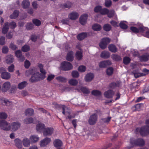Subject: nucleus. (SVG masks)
<instances>
[{"mask_svg": "<svg viewBox=\"0 0 149 149\" xmlns=\"http://www.w3.org/2000/svg\"><path fill=\"white\" fill-rule=\"evenodd\" d=\"M5 40L4 37L1 36L0 38V45H3L5 44Z\"/></svg>", "mask_w": 149, "mask_h": 149, "instance_id": "obj_62", "label": "nucleus"}, {"mask_svg": "<svg viewBox=\"0 0 149 149\" xmlns=\"http://www.w3.org/2000/svg\"><path fill=\"white\" fill-rule=\"evenodd\" d=\"M54 129L52 127H47L44 129L43 135L45 136L51 135L53 133Z\"/></svg>", "mask_w": 149, "mask_h": 149, "instance_id": "obj_10", "label": "nucleus"}, {"mask_svg": "<svg viewBox=\"0 0 149 149\" xmlns=\"http://www.w3.org/2000/svg\"><path fill=\"white\" fill-rule=\"evenodd\" d=\"M76 57L79 60L82 59L83 57L81 51L77 52L75 54Z\"/></svg>", "mask_w": 149, "mask_h": 149, "instance_id": "obj_38", "label": "nucleus"}, {"mask_svg": "<svg viewBox=\"0 0 149 149\" xmlns=\"http://www.w3.org/2000/svg\"><path fill=\"white\" fill-rule=\"evenodd\" d=\"M147 28L141 26L139 28H136L135 27H132L130 28V29L133 32L135 33H138L139 32H143Z\"/></svg>", "mask_w": 149, "mask_h": 149, "instance_id": "obj_15", "label": "nucleus"}, {"mask_svg": "<svg viewBox=\"0 0 149 149\" xmlns=\"http://www.w3.org/2000/svg\"><path fill=\"white\" fill-rule=\"evenodd\" d=\"M62 109L63 110L62 113L65 116H67L68 118L69 119L75 117V115H72L70 114V111L68 109L67 107L63 106L62 107Z\"/></svg>", "mask_w": 149, "mask_h": 149, "instance_id": "obj_4", "label": "nucleus"}, {"mask_svg": "<svg viewBox=\"0 0 149 149\" xmlns=\"http://www.w3.org/2000/svg\"><path fill=\"white\" fill-rule=\"evenodd\" d=\"M73 55V52L70 51L68 52L66 57L67 60L70 61H73L74 59Z\"/></svg>", "mask_w": 149, "mask_h": 149, "instance_id": "obj_22", "label": "nucleus"}, {"mask_svg": "<svg viewBox=\"0 0 149 149\" xmlns=\"http://www.w3.org/2000/svg\"><path fill=\"white\" fill-rule=\"evenodd\" d=\"M113 68L110 67L108 68L107 70V74L108 76L111 75L113 73Z\"/></svg>", "mask_w": 149, "mask_h": 149, "instance_id": "obj_43", "label": "nucleus"}, {"mask_svg": "<svg viewBox=\"0 0 149 149\" xmlns=\"http://www.w3.org/2000/svg\"><path fill=\"white\" fill-rule=\"evenodd\" d=\"M45 127L44 124L41 123H38L36 126V129L37 131L40 132L43 130Z\"/></svg>", "mask_w": 149, "mask_h": 149, "instance_id": "obj_31", "label": "nucleus"}, {"mask_svg": "<svg viewBox=\"0 0 149 149\" xmlns=\"http://www.w3.org/2000/svg\"><path fill=\"white\" fill-rule=\"evenodd\" d=\"M20 124L18 122H13L10 125V130L11 129L13 131H16L20 127Z\"/></svg>", "mask_w": 149, "mask_h": 149, "instance_id": "obj_12", "label": "nucleus"}, {"mask_svg": "<svg viewBox=\"0 0 149 149\" xmlns=\"http://www.w3.org/2000/svg\"><path fill=\"white\" fill-rule=\"evenodd\" d=\"M114 94V92L111 90H109L105 92L104 93V96L107 98H111L112 97Z\"/></svg>", "mask_w": 149, "mask_h": 149, "instance_id": "obj_18", "label": "nucleus"}, {"mask_svg": "<svg viewBox=\"0 0 149 149\" xmlns=\"http://www.w3.org/2000/svg\"><path fill=\"white\" fill-rule=\"evenodd\" d=\"M28 84L26 81H23L18 84V87L20 89H22L25 87Z\"/></svg>", "mask_w": 149, "mask_h": 149, "instance_id": "obj_34", "label": "nucleus"}, {"mask_svg": "<svg viewBox=\"0 0 149 149\" xmlns=\"http://www.w3.org/2000/svg\"><path fill=\"white\" fill-rule=\"evenodd\" d=\"M14 145L17 148L21 149L22 147V140L18 138L15 139L14 140Z\"/></svg>", "mask_w": 149, "mask_h": 149, "instance_id": "obj_11", "label": "nucleus"}, {"mask_svg": "<svg viewBox=\"0 0 149 149\" xmlns=\"http://www.w3.org/2000/svg\"><path fill=\"white\" fill-rule=\"evenodd\" d=\"M16 56L18 58L22 55V52L20 50H17L15 52Z\"/></svg>", "mask_w": 149, "mask_h": 149, "instance_id": "obj_63", "label": "nucleus"}, {"mask_svg": "<svg viewBox=\"0 0 149 149\" xmlns=\"http://www.w3.org/2000/svg\"><path fill=\"white\" fill-rule=\"evenodd\" d=\"M6 62L7 63H10L13 61V55H8L6 57Z\"/></svg>", "mask_w": 149, "mask_h": 149, "instance_id": "obj_32", "label": "nucleus"}, {"mask_svg": "<svg viewBox=\"0 0 149 149\" xmlns=\"http://www.w3.org/2000/svg\"><path fill=\"white\" fill-rule=\"evenodd\" d=\"M56 79L59 81L61 82H65L66 81V79L65 78L61 76H59L56 77Z\"/></svg>", "mask_w": 149, "mask_h": 149, "instance_id": "obj_49", "label": "nucleus"}, {"mask_svg": "<svg viewBox=\"0 0 149 149\" xmlns=\"http://www.w3.org/2000/svg\"><path fill=\"white\" fill-rule=\"evenodd\" d=\"M94 78V75L93 74L89 73L87 74L85 77V80L86 82H90Z\"/></svg>", "mask_w": 149, "mask_h": 149, "instance_id": "obj_20", "label": "nucleus"}, {"mask_svg": "<svg viewBox=\"0 0 149 149\" xmlns=\"http://www.w3.org/2000/svg\"><path fill=\"white\" fill-rule=\"evenodd\" d=\"M9 27L12 29L15 28L16 26V24L14 22H11L10 23H9Z\"/></svg>", "mask_w": 149, "mask_h": 149, "instance_id": "obj_59", "label": "nucleus"}, {"mask_svg": "<svg viewBox=\"0 0 149 149\" xmlns=\"http://www.w3.org/2000/svg\"><path fill=\"white\" fill-rule=\"evenodd\" d=\"M105 6L107 7H110L111 5V2L110 0H106L105 2Z\"/></svg>", "mask_w": 149, "mask_h": 149, "instance_id": "obj_57", "label": "nucleus"}, {"mask_svg": "<svg viewBox=\"0 0 149 149\" xmlns=\"http://www.w3.org/2000/svg\"><path fill=\"white\" fill-rule=\"evenodd\" d=\"M72 75L74 78H77L79 77V74L77 71H73L72 72Z\"/></svg>", "mask_w": 149, "mask_h": 149, "instance_id": "obj_51", "label": "nucleus"}, {"mask_svg": "<svg viewBox=\"0 0 149 149\" xmlns=\"http://www.w3.org/2000/svg\"><path fill=\"white\" fill-rule=\"evenodd\" d=\"M22 143L25 147H28L30 145V141L29 140L28 138H25L23 139Z\"/></svg>", "mask_w": 149, "mask_h": 149, "instance_id": "obj_24", "label": "nucleus"}, {"mask_svg": "<svg viewBox=\"0 0 149 149\" xmlns=\"http://www.w3.org/2000/svg\"><path fill=\"white\" fill-rule=\"evenodd\" d=\"M104 30L107 31H110L111 28V26L109 24H105L103 26Z\"/></svg>", "mask_w": 149, "mask_h": 149, "instance_id": "obj_41", "label": "nucleus"}, {"mask_svg": "<svg viewBox=\"0 0 149 149\" xmlns=\"http://www.w3.org/2000/svg\"><path fill=\"white\" fill-rule=\"evenodd\" d=\"M33 23L36 26H39L41 24V22L38 19H34L32 20Z\"/></svg>", "mask_w": 149, "mask_h": 149, "instance_id": "obj_42", "label": "nucleus"}, {"mask_svg": "<svg viewBox=\"0 0 149 149\" xmlns=\"http://www.w3.org/2000/svg\"><path fill=\"white\" fill-rule=\"evenodd\" d=\"M25 113L26 116H31L34 115L33 110L31 108L27 109L25 112Z\"/></svg>", "mask_w": 149, "mask_h": 149, "instance_id": "obj_23", "label": "nucleus"}, {"mask_svg": "<svg viewBox=\"0 0 149 149\" xmlns=\"http://www.w3.org/2000/svg\"><path fill=\"white\" fill-rule=\"evenodd\" d=\"M33 121V119L31 117L27 118L24 120L25 123L27 124L32 123Z\"/></svg>", "mask_w": 149, "mask_h": 149, "instance_id": "obj_44", "label": "nucleus"}, {"mask_svg": "<svg viewBox=\"0 0 149 149\" xmlns=\"http://www.w3.org/2000/svg\"><path fill=\"white\" fill-rule=\"evenodd\" d=\"M0 127L1 129L6 131L10 130V124L5 120H0Z\"/></svg>", "mask_w": 149, "mask_h": 149, "instance_id": "obj_5", "label": "nucleus"}, {"mask_svg": "<svg viewBox=\"0 0 149 149\" xmlns=\"http://www.w3.org/2000/svg\"><path fill=\"white\" fill-rule=\"evenodd\" d=\"M120 26L123 29H126L127 27V26L124 23V21H121L119 24Z\"/></svg>", "mask_w": 149, "mask_h": 149, "instance_id": "obj_53", "label": "nucleus"}, {"mask_svg": "<svg viewBox=\"0 0 149 149\" xmlns=\"http://www.w3.org/2000/svg\"><path fill=\"white\" fill-rule=\"evenodd\" d=\"M38 67L40 68V70L41 74L37 72L33 74L30 79V81L31 82H33L43 79L46 77V72L43 69V65L42 64H39Z\"/></svg>", "mask_w": 149, "mask_h": 149, "instance_id": "obj_1", "label": "nucleus"}, {"mask_svg": "<svg viewBox=\"0 0 149 149\" xmlns=\"http://www.w3.org/2000/svg\"><path fill=\"white\" fill-rule=\"evenodd\" d=\"M30 3L28 0H24L22 2V5L23 8H26L29 5Z\"/></svg>", "mask_w": 149, "mask_h": 149, "instance_id": "obj_39", "label": "nucleus"}, {"mask_svg": "<svg viewBox=\"0 0 149 149\" xmlns=\"http://www.w3.org/2000/svg\"><path fill=\"white\" fill-rule=\"evenodd\" d=\"M146 126H144L141 128H137L135 131L136 133L139 132L142 136H145L149 133V120L146 121Z\"/></svg>", "mask_w": 149, "mask_h": 149, "instance_id": "obj_2", "label": "nucleus"}, {"mask_svg": "<svg viewBox=\"0 0 149 149\" xmlns=\"http://www.w3.org/2000/svg\"><path fill=\"white\" fill-rule=\"evenodd\" d=\"M8 116L7 114L4 112L0 113V119H6Z\"/></svg>", "mask_w": 149, "mask_h": 149, "instance_id": "obj_45", "label": "nucleus"}, {"mask_svg": "<svg viewBox=\"0 0 149 149\" xmlns=\"http://www.w3.org/2000/svg\"><path fill=\"white\" fill-rule=\"evenodd\" d=\"M110 39L107 38L102 39L99 43L100 48L102 49H104L107 47V45L110 42Z\"/></svg>", "mask_w": 149, "mask_h": 149, "instance_id": "obj_3", "label": "nucleus"}, {"mask_svg": "<svg viewBox=\"0 0 149 149\" xmlns=\"http://www.w3.org/2000/svg\"><path fill=\"white\" fill-rule=\"evenodd\" d=\"M61 64V68L63 70H69L72 68V65L71 63L67 61H64Z\"/></svg>", "mask_w": 149, "mask_h": 149, "instance_id": "obj_6", "label": "nucleus"}, {"mask_svg": "<svg viewBox=\"0 0 149 149\" xmlns=\"http://www.w3.org/2000/svg\"><path fill=\"white\" fill-rule=\"evenodd\" d=\"M100 56L102 58L107 59L110 56V54L108 51H104L101 53Z\"/></svg>", "mask_w": 149, "mask_h": 149, "instance_id": "obj_17", "label": "nucleus"}, {"mask_svg": "<svg viewBox=\"0 0 149 149\" xmlns=\"http://www.w3.org/2000/svg\"><path fill=\"white\" fill-rule=\"evenodd\" d=\"M130 61V58L127 57H125L123 58V63L125 64L129 63Z\"/></svg>", "mask_w": 149, "mask_h": 149, "instance_id": "obj_52", "label": "nucleus"}, {"mask_svg": "<svg viewBox=\"0 0 149 149\" xmlns=\"http://www.w3.org/2000/svg\"><path fill=\"white\" fill-rule=\"evenodd\" d=\"M53 145L56 148H59L63 145L62 141L59 139H55L53 141Z\"/></svg>", "mask_w": 149, "mask_h": 149, "instance_id": "obj_19", "label": "nucleus"}, {"mask_svg": "<svg viewBox=\"0 0 149 149\" xmlns=\"http://www.w3.org/2000/svg\"><path fill=\"white\" fill-rule=\"evenodd\" d=\"M108 48L109 50L112 52L115 53L117 51V49L116 46L113 44L110 45L109 46Z\"/></svg>", "mask_w": 149, "mask_h": 149, "instance_id": "obj_30", "label": "nucleus"}, {"mask_svg": "<svg viewBox=\"0 0 149 149\" xmlns=\"http://www.w3.org/2000/svg\"><path fill=\"white\" fill-rule=\"evenodd\" d=\"M14 66L13 64L8 67V70L10 72H13L14 71Z\"/></svg>", "mask_w": 149, "mask_h": 149, "instance_id": "obj_64", "label": "nucleus"}, {"mask_svg": "<svg viewBox=\"0 0 149 149\" xmlns=\"http://www.w3.org/2000/svg\"><path fill=\"white\" fill-rule=\"evenodd\" d=\"M11 84L9 82L7 81L4 83L1 88V90L3 92H5L8 90L10 88Z\"/></svg>", "mask_w": 149, "mask_h": 149, "instance_id": "obj_13", "label": "nucleus"}, {"mask_svg": "<svg viewBox=\"0 0 149 149\" xmlns=\"http://www.w3.org/2000/svg\"><path fill=\"white\" fill-rule=\"evenodd\" d=\"M97 116L95 113H93L91 115L89 118L88 122L91 125H94L97 121Z\"/></svg>", "mask_w": 149, "mask_h": 149, "instance_id": "obj_8", "label": "nucleus"}, {"mask_svg": "<svg viewBox=\"0 0 149 149\" xmlns=\"http://www.w3.org/2000/svg\"><path fill=\"white\" fill-rule=\"evenodd\" d=\"M107 14L108 17L110 18L111 17L114 16V11L113 10H111L110 11H109V12Z\"/></svg>", "mask_w": 149, "mask_h": 149, "instance_id": "obj_60", "label": "nucleus"}, {"mask_svg": "<svg viewBox=\"0 0 149 149\" xmlns=\"http://www.w3.org/2000/svg\"><path fill=\"white\" fill-rule=\"evenodd\" d=\"M130 142L132 145H135L139 146H142L144 144V141L141 139H139L136 140H134L133 139H131Z\"/></svg>", "mask_w": 149, "mask_h": 149, "instance_id": "obj_9", "label": "nucleus"}, {"mask_svg": "<svg viewBox=\"0 0 149 149\" xmlns=\"http://www.w3.org/2000/svg\"><path fill=\"white\" fill-rule=\"evenodd\" d=\"M148 55H144L141 56L140 60L142 61H148Z\"/></svg>", "mask_w": 149, "mask_h": 149, "instance_id": "obj_58", "label": "nucleus"}, {"mask_svg": "<svg viewBox=\"0 0 149 149\" xmlns=\"http://www.w3.org/2000/svg\"><path fill=\"white\" fill-rule=\"evenodd\" d=\"M86 68L85 66L83 65H81L79 67L78 70L81 72H85L86 70Z\"/></svg>", "mask_w": 149, "mask_h": 149, "instance_id": "obj_55", "label": "nucleus"}, {"mask_svg": "<svg viewBox=\"0 0 149 149\" xmlns=\"http://www.w3.org/2000/svg\"><path fill=\"white\" fill-rule=\"evenodd\" d=\"M26 27L27 30H31L34 28V25L31 23H28L26 24Z\"/></svg>", "mask_w": 149, "mask_h": 149, "instance_id": "obj_40", "label": "nucleus"}, {"mask_svg": "<svg viewBox=\"0 0 149 149\" xmlns=\"http://www.w3.org/2000/svg\"><path fill=\"white\" fill-rule=\"evenodd\" d=\"M121 84V82L117 81L116 82H113L111 83L109 85V87L113 89L116 87H119Z\"/></svg>", "mask_w": 149, "mask_h": 149, "instance_id": "obj_27", "label": "nucleus"}, {"mask_svg": "<svg viewBox=\"0 0 149 149\" xmlns=\"http://www.w3.org/2000/svg\"><path fill=\"white\" fill-rule=\"evenodd\" d=\"M132 73L134 75L135 77L136 78L141 76H144L147 74L146 73L138 72L136 70L133 71L132 72Z\"/></svg>", "mask_w": 149, "mask_h": 149, "instance_id": "obj_26", "label": "nucleus"}, {"mask_svg": "<svg viewBox=\"0 0 149 149\" xmlns=\"http://www.w3.org/2000/svg\"><path fill=\"white\" fill-rule=\"evenodd\" d=\"M87 34L86 33H81L77 36V38L79 40H83L87 37Z\"/></svg>", "mask_w": 149, "mask_h": 149, "instance_id": "obj_29", "label": "nucleus"}, {"mask_svg": "<svg viewBox=\"0 0 149 149\" xmlns=\"http://www.w3.org/2000/svg\"><path fill=\"white\" fill-rule=\"evenodd\" d=\"M51 141V139L46 137L42 140L40 143V145L41 147H44L48 144Z\"/></svg>", "mask_w": 149, "mask_h": 149, "instance_id": "obj_14", "label": "nucleus"}, {"mask_svg": "<svg viewBox=\"0 0 149 149\" xmlns=\"http://www.w3.org/2000/svg\"><path fill=\"white\" fill-rule=\"evenodd\" d=\"M81 90L84 93L88 94L90 93V91L88 89L85 87H81Z\"/></svg>", "mask_w": 149, "mask_h": 149, "instance_id": "obj_47", "label": "nucleus"}, {"mask_svg": "<svg viewBox=\"0 0 149 149\" xmlns=\"http://www.w3.org/2000/svg\"><path fill=\"white\" fill-rule=\"evenodd\" d=\"M30 49V47L27 45H25L23 46L22 48V50L24 52H26L28 51Z\"/></svg>", "mask_w": 149, "mask_h": 149, "instance_id": "obj_46", "label": "nucleus"}, {"mask_svg": "<svg viewBox=\"0 0 149 149\" xmlns=\"http://www.w3.org/2000/svg\"><path fill=\"white\" fill-rule=\"evenodd\" d=\"M99 66L100 68H105L107 67L105 61H101L99 63Z\"/></svg>", "mask_w": 149, "mask_h": 149, "instance_id": "obj_56", "label": "nucleus"}, {"mask_svg": "<svg viewBox=\"0 0 149 149\" xmlns=\"http://www.w3.org/2000/svg\"><path fill=\"white\" fill-rule=\"evenodd\" d=\"M92 28L95 31H98L101 30V27L100 25L97 24H95L92 26Z\"/></svg>", "mask_w": 149, "mask_h": 149, "instance_id": "obj_35", "label": "nucleus"}, {"mask_svg": "<svg viewBox=\"0 0 149 149\" xmlns=\"http://www.w3.org/2000/svg\"><path fill=\"white\" fill-rule=\"evenodd\" d=\"M61 22L63 24H68L69 23V20L68 18H64L62 19L61 21Z\"/></svg>", "mask_w": 149, "mask_h": 149, "instance_id": "obj_50", "label": "nucleus"}, {"mask_svg": "<svg viewBox=\"0 0 149 149\" xmlns=\"http://www.w3.org/2000/svg\"><path fill=\"white\" fill-rule=\"evenodd\" d=\"M111 56L112 59L115 61H118L121 59L120 56L116 54H112Z\"/></svg>", "mask_w": 149, "mask_h": 149, "instance_id": "obj_37", "label": "nucleus"}, {"mask_svg": "<svg viewBox=\"0 0 149 149\" xmlns=\"http://www.w3.org/2000/svg\"><path fill=\"white\" fill-rule=\"evenodd\" d=\"M78 14L75 12H73L70 13L69 15L70 18L72 20L76 19L78 17Z\"/></svg>", "mask_w": 149, "mask_h": 149, "instance_id": "obj_21", "label": "nucleus"}, {"mask_svg": "<svg viewBox=\"0 0 149 149\" xmlns=\"http://www.w3.org/2000/svg\"><path fill=\"white\" fill-rule=\"evenodd\" d=\"M5 71V69L1 68H0V72L1 73V77L3 79L8 80L10 79L11 77L10 74L7 72H2Z\"/></svg>", "mask_w": 149, "mask_h": 149, "instance_id": "obj_7", "label": "nucleus"}, {"mask_svg": "<svg viewBox=\"0 0 149 149\" xmlns=\"http://www.w3.org/2000/svg\"><path fill=\"white\" fill-rule=\"evenodd\" d=\"M38 109L40 111L42 112L43 113H45L47 115H50V114L46 110H45L43 108H38Z\"/></svg>", "mask_w": 149, "mask_h": 149, "instance_id": "obj_61", "label": "nucleus"}, {"mask_svg": "<svg viewBox=\"0 0 149 149\" xmlns=\"http://www.w3.org/2000/svg\"><path fill=\"white\" fill-rule=\"evenodd\" d=\"M9 28V23L7 22L5 23L2 30L3 33V34H6L8 31Z\"/></svg>", "mask_w": 149, "mask_h": 149, "instance_id": "obj_25", "label": "nucleus"}, {"mask_svg": "<svg viewBox=\"0 0 149 149\" xmlns=\"http://www.w3.org/2000/svg\"><path fill=\"white\" fill-rule=\"evenodd\" d=\"M68 83L71 86H76L78 83V81L76 79H71L69 81Z\"/></svg>", "mask_w": 149, "mask_h": 149, "instance_id": "obj_36", "label": "nucleus"}, {"mask_svg": "<svg viewBox=\"0 0 149 149\" xmlns=\"http://www.w3.org/2000/svg\"><path fill=\"white\" fill-rule=\"evenodd\" d=\"M19 14V12L17 10H15L13 13L10 16V19H14L17 17Z\"/></svg>", "mask_w": 149, "mask_h": 149, "instance_id": "obj_28", "label": "nucleus"}, {"mask_svg": "<svg viewBox=\"0 0 149 149\" xmlns=\"http://www.w3.org/2000/svg\"><path fill=\"white\" fill-rule=\"evenodd\" d=\"M88 17V15L86 14L82 15L80 17L79 21L82 25H84L86 23Z\"/></svg>", "mask_w": 149, "mask_h": 149, "instance_id": "obj_16", "label": "nucleus"}, {"mask_svg": "<svg viewBox=\"0 0 149 149\" xmlns=\"http://www.w3.org/2000/svg\"><path fill=\"white\" fill-rule=\"evenodd\" d=\"M39 138L37 135H33L30 137V139L31 142L35 143L38 141Z\"/></svg>", "mask_w": 149, "mask_h": 149, "instance_id": "obj_33", "label": "nucleus"}, {"mask_svg": "<svg viewBox=\"0 0 149 149\" xmlns=\"http://www.w3.org/2000/svg\"><path fill=\"white\" fill-rule=\"evenodd\" d=\"M92 94L95 96H98L100 95L101 93L100 91L95 90L92 91Z\"/></svg>", "mask_w": 149, "mask_h": 149, "instance_id": "obj_48", "label": "nucleus"}, {"mask_svg": "<svg viewBox=\"0 0 149 149\" xmlns=\"http://www.w3.org/2000/svg\"><path fill=\"white\" fill-rule=\"evenodd\" d=\"M109 12V10L106 8H104L101 10V14L102 15L107 14Z\"/></svg>", "mask_w": 149, "mask_h": 149, "instance_id": "obj_54", "label": "nucleus"}]
</instances>
